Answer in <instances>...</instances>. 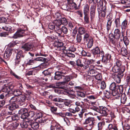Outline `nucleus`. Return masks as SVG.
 Masks as SVG:
<instances>
[{
  "label": "nucleus",
  "instance_id": "1",
  "mask_svg": "<svg viewBox=\"0 0 130 130\" xmlns=\"http://www.w3.org/2000/svg\"><path fill=\"white\" fill-rule=\"evenodd\" d=\"M26 97L24 95H21L18 96H14L12 97L10 100L11 102L13 103L9 106L8 108L10 111L6 112L5 115L7 116L9 115H12L15 113V109L18 108L19 107L18 105L15 103V102L18 103L21 105H23L24 106L25 104L23 103L26 100Z\"/></svg>",
  "mask_w": 130,
  "mask_h": 130
},
{
  "label": "nucleus",
  "instance_id": "2",
  "mask_svg": "<svg viewBox=\"0 0 130 130\" xmlns=\"http://www.w3.org/2000/svg\"><path fill=\"white\" fill-rule=\"evenodd\" d=\"M97 10L99 15L104 17L105 16L106 12V6L105 3L103 4L102 0H100L97 4Z\"/></svg>",
  "mask_w": 130,
  "mask_h": 130
},
{
  "label": "nucleus",
  "instance_id": "3",
  "mask_svg": "<svg viewBox=\"0 0 130 130\" xmlns=\"http://www.w3.org/2000/svg\"><path fill=\"white\" fill-rule=\"evenodd\" d=\"M125 70V67H123L121 69L120 72L117 74L113 73L112 76L113 78L117 83H119L121 82V79L124 75L123 72Z\"/></svg>",
  "mask_w": 130,
  "mask_h": 130
},
{
  "label": "nucleus",
  "instance_id": "4",
  "mask_svg": "<svg viewBox=\"0 0 130 130\" xmlns=\"http://www.w3.org/2000/svg\"><path fill=\"white\" fill-rule=\"evenodd\" d=\"M25 55L23 54V52L20 51L17 54L16 58L15 59V65L17 66H20L21 64V63L24 60Z\"/></svg>",
  "mask_w": 130,
  "mask_h": 130
},
{
  "label": "nucleus",
  "instance_id": "5",
  "mask_svg": "<svg viewBox=\"0 0 130 130\" xmlns=\"http://www.w3.org/2000/svg\"><path fill=\"white\" fill-rule=\"evenodd\" d=\"M43 114L40 112H36L35 116V118L37 121L41 125H43L47 123L48 121L47 119H46L44 117H43Z\"/></svg>",
  "mask_w": 130,
  "mask_h": 130
},
{
  "label": "nucleus",
  "instance_id": "6",
  "mask_svg": "<svg viewBox=\"0 0 130 130\" xmlns=\"http://www.w3.org/2000/svg\"><path fill=\"white\" fill-rule=\"evenodd\" d=\"M102 62L105 65V67L107 68H109L111 65L110 62V60L111 58V55L109 54L106 55L105 56H104L103 55H102Z\"/></svg>",
  "mask_w": 130,
  "mask_h": 130
},
{
  "label": "nucleus",
  "instance_id": "7",
  "mask_svg": "<svg viewBox=\"0 0 130 130\" xmlns=\"http://www.w3.org/2000/svg\"><path fill=\"white\" fill-rule=\"evenodd\" d=\"M29 126L31 127V128H28L29 130H37L39 127V125L38 122H34L33 121L30 120H29Z\"/></svg>",
  "mask_w": 130,
  "mask_h": 130
},
{
  "label": "nucleus",
  "instance_id": "8",
  "mask_svg": "<svg viewBox=\"0 0 130 130\" xmlns=\"http://www.w3.org/2000/svg\"><path fill=\"white\" fill-rule=\"evenodd\" d=\"M92 53L94 55H97V56H100V55H104V53L103 51H100V49L98 47L96 46L93 48L91 50Z\"/></svg>",
  "mask_w": 130,
  "mask_h": 130
},
{
  "label": "nucleus",
  "instance_id": "9",
  "mask_svg": "<svg viewBox=\"0 0 130 130\" xmlns=\"http://www.w3.org/2000/svg\"><path fill=\"white\" fill-rule=\"evenodd\" d=\"M51 122V130H63V129L60 126V125L58 123Z\"/></svg>",
  "mask_w": 130,
  "mask_h": 130
},
{
  "label": "nucleus",
  "instance_id": "10",
  "mask_svg": "<svg viewBox=\"0 0 130 130\" xmlns=\"http://www.w3.org/2000/svg\"><path fill=\"white\" fill-rule=\"evenodd\" d=\"M24 30L22 29H20L18 30L14 35L12 38L14 39H16L19 37L23 36L24 35Z\"/></svg>",
  "mask_w": 130,
  "mask_h": 130
},
{
  "label": "nucleus",
  "instance_id": "11",
  "mask_svg": "<svg viewBox=\"0 0 130 130\" xmlns=\"http://www.w3.org/2000/svg\"><path fill=\"white\" fill-rule=\"evenodd\" d=\"M34 46L32 44L27 43L25 44L22 46V48L25 51H31L33 50Z\"/></svg>",
  "mask_w": 130,
  "mask_h": 130
},
{
  "label": "nucleus",
  "instance_id": "12",
  "mask_svg": "<svg viewBox=\"0 0 130 130\" xmlns=\"http://www.w3.org/2000/svg\"><path fill=\"white\" fill-rule=\"evenodd\" d=\"M64 70L62 71H57L55 73V76L54 77L55 80H59L61 79L62 76H63V74H65Z\"/></svg>",
  "mask_w": 130,
  "mask_h": 130
},
{
  "label": "nucleus",
  "instance_id": "13",
  "mask_svg": "<svg viewBox=\"0 0 130 130\" xmlns=\"http://www.w3.org/2000/svg\"><path fill=\"white\" fill-rule=\"evenodd\" d=\"M108 110L106 107L101 106L98 112L101 114V116H106L108 114Z\"/></svg>",
  "mask_w": 130,
  "mask_h": 130
},
{
  "label": "nucleus",
  "instance_id": "14",
  "mask_svg": "<svg viewBox=\"0 0 130 130\" xmlns=\"http://www.w3.org/2000/svg\"><path fill=\"white\" fill-rule=\"evenodd\" d=\"M94 66L93 65H90L89 68V70L87 71V73L89 75H91L92 76H95L97 73V72L95 70L93 69Z\"/></svg>",
  "mask_w": 130,
  "mask_h": 130
},
{
  "label": "nucleus",
  "instance_id": "15",
  "mask_svg": "<svg viewBox=\"0 0 130 130\" xmlns=\"http://www.w3.org/2000/svg\"><path fill=\"white\" fill-rule=\"evenodd\" d=\"M13 88V87L12 86L4 87L0 91V93L3 92V93H7L8 95L9 93V92L10 91V90L12 91Z\"/></svg>",
  "mask_w": 130,
  "mask_h": 130
},
{
  "label": "nucleus",
  "instance_id": "16",
  "mask_svg": "<svg viewBox=\"0 0 130 130\" xmlns=\"http://www.w3.org/2000/svg\"><path fill=\"white\" fill-rule=\"evenodd\" d=\"M95 122L94 118L93 117H89L86 119L84 123V124H94Z\"/></svg>",
  "mask_w": 130,
  "mask_h": 130
},
{
  "label": "nucleus",
  "instance_id": "17",
  "mask_svg": "<svg viewBox=\"0 0 130 130\" xmlns=\"http://www.w3.org/2000/svg\"><path fill=\"white\" fill-rule=\"evenodd\" d=\"M121 32L119 29H116L114 31V37L116 39H118L121 36Z\"/></svg>",
  "mask_w": 130,
  "mask_h": 130
},
{
  "label": "nucleus",
  "instance_id": "18",
  "mask_svg": "<svg viewBox=\"0 0 130 130\" xmlns=\"http://www.w3.org/2000/svg\"><path fill=\"white\" fill-rule=\"evenodd\" d=\"M118 100V102L119 103H121L123 104H124L126 100V95L125 94H123L121 95V96H120V98Z\"/></svg>",
  "mask_w": 130,
  "mask_h": 130
},
{
  "label": "nucleus",
  "instance_id": "19",
  "mask_svg": "<svg viewBox=\"0 0 130 130\" xmlns=\"http://www.w3.org/2000/svg\"><path fill=\"white\" fill-rule=\"evenodd\" d=\"M122 36L123 37V40L125 44L126 47L127 48H128L130 47V45L129 46V41L127 37L126 36L124 37V35L123 34H122Z\"/></svg>",
  "mask_w": 130,
  "mask_h": 130
},
{
  "label": "nucleus",
  "instance_id": "20",
  "mask_svg": "<svg viewBox=\"0 0 130 130\" xmlns=\"http://www.w3.org/2000/svg\"><path fill=\"white\" fill-rule=\"evenodd\" d=\"M108 16H107L108 18V22L106 26V27L107 30L109 31L110 28L111 24L112 21V17H110V18H108Z\"/></svg>",
  "mask_w": 130,
  "mask_h": 130
},
{
  "label": "nucleus",
  "instance_id": "21",
  "mask_svg": "<svg viewBox=\"0 0 130 130\" xmlns=\"http://www.w3.org/2000/svg\"><path fill=\"white\" fill-rule=\"evenodd\" d=\"M123 67H125V66H121V67H120L114 65L112 67V71L114 73L119 72H120L121 69Z\"/></svg>",
  "mask_w": 130,
  "mask_h": 130
},
{
  "label": "nucleus",
  "instance_id": "22",
  "mask_svg": "<svg viewBox=\"0 0 130 130\" xmlns=\"http://www.w3.org/2000/svg\"><path fill=\"white\" fill-rule=\"evenodd\" d=\"M112 94L113 96H115V98L117 99H119L120 98V96L117 90L112 91Z\"/></svg>",
  "mask_w": 130,
  "mask_h": 130
},
{
  "label": "nucleus",
  "instance_id": "23",
  "mask_svg": "<svg viewBox=\"0 0 130 130\" xmlns=\"http://www.w3.org/2000/svg\"><path fill=\"white\" fill-rule=\"evenodd\" d=\"M89 6L87 4L85 5L84 7L83 13L84 14H89Z\"/></svg>",
  "mask_w": 130,
  "mask_h": 130
},
{
  "label": "nucleus",
  "instance_id": "24",
  "mask_svg": "<svg viewBox=\"0 0 130 130\" xmlns=\"http://www.w3.org/2000/svg\"><path fill=\"white\" fill-rule=\"evenodd\" d=\"M127 21L126 20H125L122 22L121 25L122 30L126 29L127 27Z\"/></svg>",
  "mask_w": 130,
  "mask_h": 130
},
{
  "label": "nucleus",
  "instance_id": "25",
  "mask_svg": "<svg viewBox=\"0 0 130 130\" xmlns=\"http://www.w3.org/2000/svg\"><path fill=\"white\" fill-rule=\"evenodd\" d=\"M128 48H127L125 47H122L121 50V53L122 55L124 56H125L127 55L128 53V51L127 50Z\"/></svg>",
  "mask_w": 130,
  "mask_h": 130
},
{
  "label": "nucleus",
  "instance_id": "26",
  "mask_svg": "<svg viewBox=\"0 0 130 130\" xmlns=\"http://www.w3.org/2000/svg\"><path fill=\"white\" fill-rule=\"evenodd\" d=\"M84 60V59H77L76 61V65L78 67L82 68Z\"/></svg>",
  "mask_w": 130,
  "mask_h": 130
},
{
  "label": "nucleus",
  "instance_id": "27",
  "mask_svg": "<svg viewBox=\"0 0 130 130\" xmlns=\"http://www.w3.org/2000/svg\"><path fill=\"white\" fill-rule=\"evenodd\" d=\"M12 92H13L14 94L17 96H20L22 95V91L19 89L14 90L12 88Z\"/></svg>",
  "mask_w": 130,
  "mask_h": 130
},
{
  "label": "nucleus",
  "instance_id": "28",
  "mask_svg": "<svg viewBox=\"0 0 130 130\" xmlns=\"http://www.w3.org/2000/svg\"><path fill=\"white\" fill-rule=\"evenodd\" d=\"M29 120L26 122H22L21 123L20 125L22 128H27L29 125Z\"/></svg>",
  "mask_w": 130,
  "mask_h": 130
},
{
  "label": "nucleus",
  "instance_id": "29",
  "mask_svg": "<svg viewBox=\"0 0 130 130\" xmlns=\"http://www.w3.org/2000/svg\"><path fill=\"white\" fill-rule=\"evenodd\" d=\"M83 66L82 67L84 69H86L88 68H89L90 66H89L87 60L84 59V62L83 63Z\"/></svg>",
  "mask_w": 130,
  "mask_h": 130
},
{
  "label": "nucleus",
  "instance_id": "30",
  "mask_svg": "<svg viewBox=\"0 0 130 130\" xmlns=\"http://www.w3.org/2000/svg\"><path fill=\"white\" fill-rule=\"evenodd\" d=\"M28 109L27 108H22L19 110L18 112L19 114H22L26 113L28 111Z\"/></svg>",
  "mask_w": 130,
  "mask_h": 130
},
{
  "label": "nucleus",
  "instance_id": "31",
  "mask_svg": "<svg viewBox=\"0 0 130 130\" xmlns=\"http://www.w3.org/2000/svg\"><path fill=\"white\" fill-rule=\"evenodd\" d=\"M91 38H92L89 37V35L87 33L85 34L84 35L83 38V40L84 41V43H87L88 41L89 40V39H91Z\"/></svg>",
  "mask_w": 130,
  "mask_h": 130
},
{
  "label": "nucleus",
  "instance_id": "32",
  "mask_svg": "<svg viewBox=\"0 0 130 130\" xmlns=\"http://www.w3.org/2000/svg\"><path fill=\"white\" fill-rule=\"evenodd\" d=\"M118 85H116L115 83L113 82L111 83L109 87V89L112 91L116 90H117L116 88Z\"/></svg>",
  "mask_w": 130,
  "mask_h": 130
},
{
  "label": "nucleus",
  "instance_id": "33",
  "mask_svg": "<svg viewBox=\"0 0 130 130\" xmlns=\"http://www.w3.org/2000/svg\"><path fill=\"white\" fill-rule=\"evenodd\" d=\"M56 32L58 34L59 36H60L62 34L61 29L60 27H55V29Z\"/></svg>",
  "mask_w": 130,
  "mask_h": 130
},
{
  "label": "nucleus",
  "instance_id": "34",
  "mask_svg": "<svg viewBox=\"0 0 130 130\" xmlns=\"http://www.w3.org/2000/svg\"><path fill=\"white\" fill-rule=\"evenodd\" d=\"M53 22L55 26V27H60L61 24L60 20H55Z\"/></svg>",
  "mask_w": 130,
  "mask_h": 130
},
{
  "label": "nucleus",
  "instance_id": "35",
  "mask_svg": "<svg viewBox=\"0 0 130 130\" xmlns=\"http://www.w3.org/2000/svg\"><path fill=\"white\" fill-rule=\"evenodd\" d=\"M87 111V110L85 108L82 109L79 113L77 115H75L74 116H77L78 115L80 118H82L83 117V113L86 112Z\"/></svg>",
  "mask_w": 130,
  "mask_h": 130
},
{
  "label": "nucleus",
  "instance_id": "36",
  "mask_svg": "<svg viewBox=\"0 0 130 130\" xmlns=\"http://www.w3.org/2000/svg\"><path fill=\"white\" fill-rule=\"evenodd\" d=\"M116 27L117 28H119L121 26L120 19L119 18H117L115 19L114 21Z\"/></svg>",
  "mask_w": 130,
  "mask_h": 130
},
{
  "label": "nucleus",
  "instance_id": "37",
  "mask_svg": "<svg viewBox=\"0 0 130 130\" xmlns=\"http://www.w3.org/2000/svg\"><path fill=\"white\" fill-rule=\"evenodd\" d=\"M85 29L83 27H80L78 29V33L81 35L84 34L86 32Z\"/></svg>",
  "mask_w": 130,
  "mask_h": 130
},
{
  "label": "nucleus",
  "instance_id": "38",
  "mask_svg": "<svg viewBox=\"0 0 130 130\" xmlns=\"http://www.w3.org/2000/svg\"><path fill=\"white\" fill-rule=\"evenodd\" d=\"M121 64L122 62L120 60L117 59H115L114 65L121 67V66H121Z\"/></svg>",
  "mask_w": 130,
  "mask_h": 130
},
{
  "label": "nucleus",
  "instance_id": "39",
  "mask_svg": "<svg viewBox=\"0 0 130 130\" xmlns=\"http://www.w3.org/2000/svg\"><path fill=\"white\" fill-rule=\"evenodd\" d=\"M104 94L105 96L108 99H109L111 95V93L109 91L106 90L104 91Z\"/></svg>",
  "mask_w": 130,
  "mask_h": 130
},
{
  "label": "nucleus",
  "instance_id": "40",
  "mask_svg": "<svg viewBox=\"0 0 130 130\" xmlns=\"http://www.w3.org/2000/svg\"><path fill=\"white\" fill-rule=\"evenodd\" d=\"M71 101L70 100H66L64 102V106H66L68 107H69L71 106Z\"/></svg>",
  "mask_w": 130,
  "mask_h": 130
},
{
  "label": "nucleus",
  "instance_id": "41",
  "mask_svg": "<svg viewBox=\"0 0 130 130\" xmlns=\"http://www.w3.org/2000/svg\"><path fill=\"white\" fill-rule=\"evenodd\" d=\"M91 39L88 41V42L87 44V47L88 48H91L93 45V41L92 38H91Z\"/></svg>",
  "mask_w": 130,
  "mask_h": 130
},
{
  "label": "nucleus",
  "instance_id": "42",
  "mask_svg": "<svg viewBox=\"0 0 130 130\" xmlns=\"http://www.w3.org/2000/svg\"><path fill=\"white\" fill-rule=\"evenodd\" d=\"M108 130H118L117 126L113 125L112 124H109L108 126Z\"/></svg>",
  "mask_w": 130,
  "mask_h": 130
},
{
  "label": "nucleus",
  "instance_id": "43",
  "mask_svg": "<svg viewBox=\"0 0 130 130\" xmlns=\"http://www.w3.org/2000/svg\"><path fill=\"white\" fill-rule=\"evenodd\" d=\"M116 89L118 91L119 93H121L123 92V89L122 86H118L117 87Z\"/></svg>",
  "mask_w": 130,
  "mask_h": 130
},
{
  "label": "nucleus",
  "instance_id": "44",
  "mask_svg": "<svg viewBox=\"0 0 130 130\" xmlns=\"http://www.w3.org/2000/svg\"><path fill=\"white\" fill-rule=\"evenodd\" d=\"M84 20L86 24H88L89 22V14H84Z\"/></svg>",
  "mask_w": 130,
  "mask_h": 130
},
{
  "label": "nucleus",
  "instance_id": "45",
  "mask_svg": "<svg viewBox=\"0 0 130 130\" xmlns=\"http://www.w3.org/2000/svg\"><path fill=\"white\" fill-rule=\"evenodd\" d=\"M68 2V3L69 4H71L72 6H73V8H76V5L75 3L73 2L74 0H67Z\"/></svg>",
  "mask_w": 130,
  "mask_h": 130
},
{
  "label": "nucleus",
  "instance_id": "46",
  "mask_svg": "<svg viewBox=\"0 0 130 130\" xmlns=\"http://www.w3.org/2000/svg\"><path fill=\"white\" fill-rule=\"evenodd\" d=\"M34 60L37 61L44 62L46 61V59L45 58L40 57H37Z\"/></svg>",
  "mask_w": 130,
  "mask_h": 130
},
{
  "label": "nucleus",
  "instance_id": "47",
  "mask_svg": "<svg viewBox=\"0 0 130 130\" xmlns=\"http://www.w3.org/2000/svg\"><path fill=\"white\" fill-rule=\"evenodd\" d=\"M60 21L61 22V24H62L63 25H66L68 24V22L67 20L64 18H63Z\"/></svg>",
  "mask_w": 130,
  "mask_h": 130
},
{
  "label": "nucleus",
  "instance_id": "48",
  "mask_svg": "<svg viewBox=\"0 0 130 130\" xmlns=\"http://www.w3.org/2000/svg\"><path fill=\"white\" fill-rule=\"evenodd\" d=\"M104 122H99L98 124V130H103L102 128L104 125Z\"/></svg>",
  "mask_w": 130,
  "mask_h": 130
},
{
  "label": "nucleus",
  "instance_id": "49",
  "mask_svg": "<svg viewBox=\"0 0 130 130\" xmlns=\"http://www.w3.org/2000/svg\"><path fill=\"white\" fill-rule=\"evenodd\" d=\"M62 33L63 32L64 34H66L67 33L68 30L67 28L64 26H63L61 28Z\"/></svg>",
  "mask_w": 130,
  "mask_h": 130
},
{
  "label": "nucleus",
  "instance_id": "50",
  "mask_svg": "<svg viewBox=\"0 0 130 130\" xmlns=\"http://www.w3.org/2000/svg\"><path fill=\"white\" fill-rule=\"evenodd\" d=\"M29 118H31L33 117L35 115V112L34 111H31L29 112H28Z\"/></svg>",
  "mask_w": 130,
  "mask_h": 130
},
{
  "label": "nucleus",
  "instance_id": "51",
  "mask_svg": "<svg viewBox=\"0 0 130 130\" xmlns=\"http://www.w3.org/2000/svg\"><path fill=\"white\" fill-rule=\"evenodd\" d=\"M42 73L45 76H47L51 75V73L50 71L48 70H44L42 72Z\"/></svg>",
  "mask_w": 130,
  "mask_h": 130
},
{
  "label": "nucleus",
  "instance_id": "52",
  "mask_svg": "<svg viewBox=\"0 0 130 130\" xmlns=\"http://www.w3.org/2000/svg\"><path fill=\"white\" fill-rule=\"evenodd\" d=\"M12 50L10 48H7L5 52L10 56L12 53Z\"/></svg>",
  "mask_w": 130,
  "mask_h": 130
},
{
  "label": "nucleus",
  "instance_id": "53",
  "mask_svg": "<svg viewBox=\"0 0 130 130\" xmlns=\"http://www.w3.org/2000/svg\"><path fill=\"white\" fill-rule=\"evenodd\" d=\"M96 5L95 4H93L91 6L90 12H95Z\"/></svg>",
  "mask_w": 130,
  "mask_h": 130
},
{
  "label": "nucleus",
  "instance_id": "54",
  "mask_svg": "<svg viewBox=\"0 0 130 130\" xmlns=\"http://www.w3.org/2000/svg\"><path fill=\"white\" fill-rule=\"evenodd\" d=\"M53 101L60 102L62 101V100L60 98L58 97H56L55 96V98L53 99Z\"/></svg>",
  "mask_w": 130,
  "mask_h": 130
},
{
  "label": "nucleus",
  "instance_id": "55",
  "mask_svg": "<svg viewBox=\"0 0 130 130\" xmlns=\"http://www.w3.org/2000/svg\"><path fill=\"white\" fill-rule=\"evenodd\" d=\"M21 118L23 119L29 118L28 112L22 114L21 116Z\"/></svg>",
  "mask_w": 130,
  "mask_h": 130
},
{
  "label": "nucleus",
  "instance_id": "56",
  "mask_svg": "<svg viewBox=\"0 0 130 130\" xmlns=\"http://www.w3.org/2000/svg\"><path fill=\"white\" fill-rule=\"evenodd\" d=\"M75 104L77 106H81L82 105H84V102L81 101L80 100L77 101L75 102Z\"/></svg>",
  "mask_w": 130,
  "mask_h": 130
},
{
  "label": "nucleus",
  "instance_id": "57",
  "mask_svg": "<svg viewBox=\"0 0 130 130\" xmlns=\"http://www.w3.org/2000/svg\"><path fill=\"white\" fill-rule=\"evenodd\" d=\"M48 27L51 30H53L54 29H55V27L54 23V22L52 23H50L48 25Z\"/></svg>",
  "mask_w": 130,
  "mask_h": 130
},
{
  "label": "nucleus",
  "instance_id": "58",
  "mask_svg": "<svg viewBox=\"0 0 130 130\" xmlns=\"http://www.w3.org/2000/svg\"><path fill=\"white\" fill-rule=\"evenodd\" d=\"M2 28L4 30L7 31H10L11 29V27L10 26H5L2 27Z\"/></svg>",
  "mask_w": 130,
  "mask_h": 130
},
{
  "label": "nucleus",
  "instance_id": "59",
  "mask_svg": "<svg viewBox=\"0 0 130 130\" xmlns=\"http://www.w3.org/2000/svg\"><path fill=\"white\" fill-rule=\"evenodd\" d=\"M95 12H90V15L91 20H92L94 19L95 17Z\"/></svg>",
  "mask_w": 130,
  "mask_h": 130
},
{
  "label": "nucleus",
  "instance_id": "60",
  "mask_svg": "<svg viewBox=\"0 0 130 130\" xmlns=\"http://www.w3.org/2000/svg\"><path fill=\"white\" fill-rule=\"evenodd\" d=\"M89 124L86 126V128L87 130H90L92 128L94 124Z\"/></svg>",
  "mask_w": 130,
  "mask_h": 130
},
{
  "label": "nucleus",
  "instance_id": "61",
  "mask_svg": "<svg viewBox=\"0 0 130 130\" xmlns=\"http://www.w3.org/2000/svg\"><path fill=\"white\" fill-rule=\"evenodd\" d=\"M55 105L59 107L60 108L65 109V107L64 106V105L63 104H59L57 103H55Z\"/></svg>",
  "mask_w": 130,
  "mask_h": 130
},
{
  "label": "nucleus",
  "instance_id": "62",
  "mask_svg": "<svg viewBox=\"0 0 130 130\" xmlns=\"http://www.w3.org/2000/svg\"><path fill=\"white\" fill-rule=\"evenodd\" d=\"M7 102V100L5 99L0 101V108H2Z\"/></svg>",
  "mask_w": 130,
  "mask_h": 130
},
{
  "label": "nucleus",
  "instance_id": "63",
  "mask_svg": "<svg viewBox=\"0 0 130 130\" xmlns=\"http://www.w3.org/2000/svg\"><path fill=\"white\" fill-rule=\"evenodd\" d=\"M106 84L104 81H102L101 83V88L102 89H104L106 87Z\"/></svg>",
  "mask_w": 130,
  "mask_h": 130
},
{
  "label": "nucleus",
  "instance_id": "64",
  "mask_svg": "<svg viewBox=\"0 0 130 130\" xmlns=\"http://www.w3.org/2000/svg\"><path fill=\"white\" fill-rule=\"evenodd\" d=\"M0 95V99H4L7 95V93H1Z\"/></svg>",
  "mask_w": 130,
  "mask_h": 130
}]
</instances>
